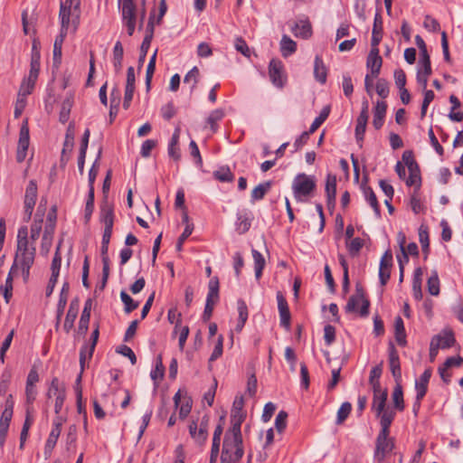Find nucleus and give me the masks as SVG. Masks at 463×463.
Here are the masks:
<instances>
[{"label": "nucleus", "instance_id": "f257e3e1", "mask_svg": "<svg viewBox=\"0 0 463 463\" xmlns=\"http://www.w3.org/2000/svg\"><path fill=\"white\" fill-rule=\"evenodd\" d=\"M244 455L241 433L227 430L224 434L221 458L239 463Z\"/></svg>", "mask_w": 463, "mask_h": 463}, {"label": "nucleus", "instance_id": "f03ea898", "mask_svg": "<svg viewBox=\"0 0 463 463\" xmlns=\"http://www.w3.org/2000/svg\"><path fill=\"white\" fill-rule=\"evenodd\" d=\"M316 180L312 175L304 173L298 174L293 180L292 190L294 197L298 202H302L305 197H308L316 189Z\"/></svg>", "mask_w": 463, "mask_h": 463}, {"label": "nucleus", "instance_id": "7ed1b4c3", "mask_svg": "<svg viewBox=\"0 0 463 463\" xmlns=\"http://www.w3.org/2000/svg\"><path fill=\"white\" fill-rule=\"evenodd\" d=\"M121 14V21L127 33L132 36L137 23V10L134 0H123L121 4H118Z\"/></svg>", "mask_w": 463, "mask_h": 463}, {"label": "nucleus", "instance_id": "20e7f679", "mask_svg": "<svg viewBox=\"0 0 463 463\" xmlns=\"http://www.w3.org/2000/svg\"><path fill=\"white\" fill-rule=\"evenodd\" d=\"M99 221L104 224L101 244L109 246L114 225V208L109 203L107 195H105V199L100 205Z\"/></svg>", "mask_w": 463, "mask_h": 463}, {"label": "nucleus", "instance_id": "39448f33", "mask_svg": "<svg viewBox=\"0 0 463 463\" xmlns=\"http://www.w3.org/2000/svg\"><path fill=\"white\" fill-rule=\"evenodd\" d=\"M209 421V416L203 415L200 422L193 420L188 426L191 438L199 446H203L208 439Z\"/></svg>", "mask_w": 463, "mask_h": 463}, {"label": "nucleus", "instance_id": "423d86ee", "mask_svg": "<svg viewBox=\"0 0 463 463\" xmlns=\"http://www.w3.org/2000/svg\"><path fill=\"white\" fill-rule=\"evenodd\" d=\"M390 431H380L375 441L374 459L382 463L386 455L394 449V440L389 437Z\"/></svg>", "mask_w": 463, "mask_h": 463}, {"label": "nucleus", "instance_id": "0eeeda50", "mask_svg": "<svg viewBox=\"0 0 463 463\" xmlns=\"http://www.w3.org/2000/svg\"><path fill=\"white\" fill-rule=\"evenodd\" d=\"M362 303L360 308V316L367 317L369 314L370 301L365 298L364 291L362 287L356 286L355 294L351 296L345 306V312L351 313L356 310L359 303Z\"/></svg>", "mask_w": 463, "mask_h": 463}, {"label": "nucleus", "instance_id": "6e6552de", "mask_svg": "<svg viewBox=\"0 0 463 463\" xmlns=\"http://www.w3.org/2000/svg\"><path fill=\"white\" fill-rule=\"evenodd\" d=\"M34 247H32V250L30 252L26 251L20 253V258L17 260L16 259L14 260V262L11 268V272L15 271L18 269V266H20L24 279L26 281L30 275V269L34 262Z\"/></svg>", "mask_w": 463, "mask_h": 463}, {"label": "nucleus", "instance_id": "1a4fd4ad", "mask_svg": "<svg viewBox=\"0 0 463 463\" xmlns=\"http://www.w3.org/2000/svg\"><path fill=\"white\" fill-rule=\"evenodd\" d=\"M269 76L274 86L283 88L287 80L284 73V65L281 61L272 59L269 64Z\"/></svg>", "mask_w": 463, "mask_h": 463}, {"label": "nucleus", "instance_id": "9d476101", "mask_svg": "<svg viewBox=\"0 0 463 463\" xmlns=\"http://www.w3.org/2000/svg\"><path fill=\"white\" fill-rule=\"evenodd\" d=\"M37 199V183L30 180L24 194V221L28 222L33 214V208Z\"/></svg>", "mask_w": 463, "mask_h": 463}, {"label": "nucleus", "instance_id": "9b49d317", "mask_svg": "<svg viewBox=\"0 0 463 463\" xmlns=\"http://www.w3.org/2000/svg\"><path fill=\"white\" fill-rule=\"evenodd\" d=\"M369 118V103L367 100H364L362 103V109L360 115L356 119L355 126V138L360 147L363 146L364 134L366 130L367 121Z\"/></svg>", "mask_w": 463, "mask_h": 463}, {"label": "nucleus", "instance_id": "f8f14e48", "mask_svg": "<svg viewBox=\"0 0 463 463\" xmlns=\"http://www.w3.org/2000/svg\"><path fill=\"white\" fill-rule=\"evenodd\" d=\"M99 325L96 326L95 329L93 330L92 334H91V344L90 346L88 345H83L81 348H80V368H81V371H80V373L79 374L78 378H77V383H80L81 381V374H82V372L84 370V367H85V363H86V359H90L92 357V354L94 353V350H95V346L97 345V342H98V339H99Z\"/></svg>", "mask_w": 463, "mask_h": 463}, {"label": "nucleus", "instance_id": "ddd939ff", "mask_svg": "<svg viewBox=\"0 0 463 463\" xmlns=\"http://www.w3.org/2000/svg\"><path fill=\"white\" fill-rule=\"evenodd\" d=\"M30 145V134H29V128L27 124H24L19 132V139L17 144V150H16V161L18 163H22L24 161L26 156L28 147Z\"/></svg>", "mask_w": 463, "mask_h": 463}, {"label": "nucleus", "instance_id": "4468645a", "mask_svg": "<svg viewBox=\"0 0 463 463\" xmlns=\"http://www.w3.org/2000/svg\"><path fill=\"white\" fill-rule=\"evenodd\" d=\"M59 17L61 20V30L68 32L71 18V23L73 24L74 31H76L80 24V18L76 19V15L74 14V9L72 7L66 6L65 5L61 3Z\"/></svg>", "mask_w": 463, "mask_h": 463}, {"label": "nucleus", "instance_id": "2eb2a0df", "mask_svg": "<svg viewBox=\"0 0 463 463\" xmlns=\"http://www.w3.org/2000/svg\"><path fill=\"white\" fill-rule=\"evenodd\" d=\"M52 429L49 434L44 446V454L46 457H50L54 447L56 446L57 440L61 432L62 420L61 418L58 417L53 420Z\"/></svg>", "mask_w": 463, "mask_h": 463}, {"label": "nucleus", "instance_id": "dca6fc26", "mask_svg": "<svg viewBox=\"0 0 463 463\" xmlns=\"http://www.w3.org/2000/svg\"><path fill=\"white\" fill-rule=\"evenodd\" d=\"M392 266V253L391 250H387L383 255L379 267V279L382 286H385L391 276V269Z\"/></svg>", "mask_w": 463, "mask_h": 463}, {"label": "nucleus", "instance_id": "f3484780", "mask_svg": "<svg viewBox=\"0 0 463 463\" xmlns=\"http://www.w3.org/2000/svg\"><path fill=\"white\" fill-rule=\"evenodd\" d=\"M154 27L155 26H154L153 17H150L149 21L147 23V25H146V35H145L143 42L141 43V46H140V54H139V58H138V69H140L145 62L146 53L148 52L151 41L153 39Z\"/></svg>", "mask_w": 463, "mask_h": 463}, {"label": "nucleus", "instance_id": "a211bd4d", "mask_svg": "<svg viewBox=\"0 0 463 463\" xmlns=\"http://www.w3.org/2000/svg\"><path fill=\"white\" fill-rule=\"evenodd\" d=\"M389 366L394 380L399 383L402 378L401 363L399 354L392 342L389 344Z\"/></svg>", "mask_w": 463, "mask_h": 463}, {"label": "nucleus", "instance_id": "6ab92c4d", "mask_svg": "<svg viewBox=\"0 0 463 463\" xmlns=\"http://www.w3.org/2000/svg\"><path fill=\"white\" fill-rule=\"evenodd\" d=\"M175 408H179L180 419H185L192 410V401L179 390L174 396Z\"/></svg>", "mask_w": 463, "mask_h": 463}, {"label": "nucleus", "instance_id": "aec40b11", "mask_svg": "<svg viewBox=\"0 0 463 463\" xmlns=\"http://www.w3.org/2000/svg\"><path fill=\"white\" fill-rule=\"evenodd\" d=\"M291 32L298 38L308 39L312 36V25L307 18L294 23L291 25Z\"/></svg>", "mask_w": 463, "mask_h": 463}, {"label": "nucleus", "instance_id": "412c9836", "mask_svg": "<svg viewBox=\"0 0 463 463\" xmlns=\"http://www.w3.org/2000/svg\"><path fill=\"white\" fill-rule=\"evenodd\" d=\"M278 308L280 317V325L286 328L290 326V312L288 302L281 292L277 293Z\"/></svg>", "mask_w": 463, "mask_h": 463}, {"label": "nucleus", "instance_id": "4be33fe9", "mask_svg": "<svg viewBox=\"0 0 463 463\" xmlns=\"http://www.w3.org/2000/svg\"><path fill=\"white\" fill-rule=\"evenodd\" d=\"M431 374V368H427L420 378L415 381V390L418 400H422L425 397Z\"/></svg>", "mask_w": 463, "mask_h": 463}, {"label": "nucleus", "instance_id": "5701e85b", "mask_svg": "<svg viewBox=\"0 0 463 463\" xmlns=\"http://www.w3.org/2000/svg\"><path fill=\"white\" fill-rule=\"evenodd\" d=\"M383 64V59L379 54V49L371 50L366 61V67L371 71L373 77H378Z\"/></svg>", "mask_w": 463, "mask_h": 463}, {"label": "nucleus", "instance_id": "b1692460", "mask_svg": "<svg viewBox=\"0 0 463 463\" xmlns=\"http://www.w3.org/2000/svg\"><path fill=\"white\" fill-rule=\"evenodd\" d=\"M91 306L92 300L90 298L87 299L85 301L84 307L78 326V334L81 335H85L88 332L90 319Z\"/></svg>", "mask_w": 463, "mask_h": 463}, {"label": "nucleus", "instance_id": "393cba45", "mask_svg": "<svg viewBox=\"0 0 463 463\" xmlns=\"http://www.w3.org/2000/svg\"><path fill=\"white\" fill-rule=\"evenodd\" d=\"M386 111V102L378 100L373 108V125L375 129H380L383 126Z\"/></svg>", "mask_w": 463, "mask_h": 463}, {"label": "nucleus", "instance_id": "a878e982", "mask_svg": "<svg viewBox=\"0 0 463 463\" xmlns=\"http://www.w3.org/2000/svg\"><path fill=\"white\" fill-rule=\"evenodd\" d=\"M326 194L327 198L328 208L335 206L336 194V177L333 175H327L326 183Z\"/></svg>", "mask_w": 463, "mask_h": 463}, {"label": "nucleus", "instance_id": "bb28decb", "mask_svg": "<svg viewBox=\"0 0 463 463\" xmlns=\"http://www.w3.org/2000/svg\"><path fill=\"white\" fill-rule=\"evenodd\" d=\"M395 411L389 407L382 411L379 414H375L376 417L380 419V431H390V427L395 418Z\"/></svg>", "mask_w": 463, "mask_h": 463}, {"label": "nucleus", "instance_id": "cd10ccee", "mask_svg": "<svg viewBox=\"0 0 463 463\" xmlns=\"http://www.w3.org/2000/svg\"><path fill=\"white\" fill-rule=\"evenodd\" d=\"M314 76H315V79L321 84H325L326 82L327 69H326L321 56H319V55H317L315 57Z\"/></svg>", "mask_w": 463, "mask_h": 463}, {"label": "nucleus", "instance_id": "c85d7f7f", "mask_svg": "<svg viewBox=\"0 0 463 463\" xmlns=\"http://www.w3.org/2000/svg\"><path fill=\"white\" fill-rule=\"evenodd\" d=\"M394 335L400 346H405L407 345L404 323L400 316L396 317L394 319Z\"/></svg>", "mask_w": 463, "mask_h": 463}, {"label": "nucleus", "instance_id": "c756f323", "mask_svg": "<svg viewBox=\"0 0 463 463\" xmlns=\"http://www.w3.org/2000/svg\"><path fill=\"white\" fill-rule=\"evenodd\" d=\"M362 189H363L365 200L373 208L376 217L379 218L381 216V209H380V205H379L377 197H376L373 190L372 189V187L366 186V185H363Z\"/></svg>", "mask_w": 463, "mask_h": 463}, {"label": "nucleus", "instance_id": "7c9ffc66", "mask_svg": "<svg viewBox=\"0 0 463 463\" xmlns=\"http://www.w3.org/2000/svg\"><path fill=\"white\" fill-rule=\"evenodd\" d=\"M68 32L61 30L60 34L56 36L53 44V62L56 66L61 61V49Z\"/></svg>", "mask_w": 463, "mask_h": 463}, {"label": "nucleus", "instance_id": "2f4dec72", "mask_svg": "<svg viewBox=\"0 0 463 463\" xmlns=\"http://www.w3.org/2000/svg\"><path fill=\"white\" fill-rule=\"evenodd\" d=\"M436 340L439 348L446 349L454 345L456 339L452 331H446L443 335H436L432 338Z\"/></svg>", "mask_w": 463, "mask_h": 463}, {"label": "nucleus", "instance_id": "473e14b6", "mask_svg": "<svg viewBox=\"0 0 463 463\" xmlns=\"http://www.w3.org/2000/svg\"><path fill=\"white\" fill-rule=\"evenodd\" d=\"M246 418L243 411H232L231 412V427L228 430L241 433V424Z\"/></svg>", "mask_w": 463, "mask_h": 463}, {"label": "nucleus", "instance_id": "72a5a7b5", "mask_svg": "<svg viewBox=\"0 0 463 463\" xmlns=\"http://www.w3.org/2000/svg\"><path fill=\"white\" fill-rule=\"evenodd\" d=\"M69 288H70V286H69V283L68 282H64L63 285H62V288H61V293H60V298H59V301H58V304H57V325H59L60 323V320H61V317L64 312V308L66 307V304H67V300H68V294H69Z\"/></svg>", "mask_w": 463, "mask_h": 463}, {"label": "nucleus", "instance_id": "f704fd0d", "mask_svg": "<svg viewBox=\"0 0 463 463\" xmlns=\"http://www.w3.org/2000/svg\"><path fill=\"white\" fill-rule=\"evenodd\" d=\"M208 289L206 303L215 305L219 301V279L217 277H213L210 279Z\"/></svg>", "mask_w": 463, "mask_h": 463}, {"label": "nucleus", "instance_id": "c9c22d12", "mask_svg": "<svg viewBox=\"0 0 463 463\" xmlns=\"http://www.w3.org/2000/svg\"><path fill=\"white\" fill-rule=\"evenodd\" d=\"M124 56V49L122 43L118 41L113 48V67L115 69L116 73H119L122 70V62Z\"/></svg>", "mask_w": 463, "mask_h": 463}, {"label": "nucleus", "instance_id": "e433bc0d", "mask_svg": "<svg viewBox=\"0 0 463 463\" xmlns=\"http://www.w3.org/2000/svg\"><path fill=\"white\" fill-rule=\"evenodd\" d=\"M237 309L239 313L238 323L236 325V331L240 332L242 330L247 319H248V307L243 299H238Z\"/></svg>", "mask_w": 463, "mask_h": 463}, {"label": "nucleus", "instance_id": "4c0bfd02", "mask_svg": "<svg viewBox=\"0 0 463 463\" xmlns=\"http://www.w3.org/2000/svg\"><path fill=\"white\" fill-rule=\"evenodd\" d=\"M73 106V94L70 93L62 101L59 119L61 123H66L70 118L71 108Z\"/></svg>", "mask_w": 463, "mask_h": 463}, {"label": "nucleus", "instance_id": "58836bf2", "mask_svg": "<svg viewBox=\"0 0 463 463\" xmlns=\"http://www.w3.org/2000/svg\"><path fill=\"white\" fill-rule=\"evenodd\" d=\"M422 269L421 268H417L414 270L413 280H412V290L414 298L417 300L421 299L422 292H421V281H422Z\"/></svg>", "mask_w": 463, "mask_h": 463}, {"label": "nucleus", "instance_id": "ea45409f", "mask_svg": "<svg viewBox=\"0 0 463 463\" xmlns=\"http://www.w3.org/2000/svg\"><path fill=\"white\" fill-rule=\"evenodd\" d=\"M297 50V43L288 35H283L280 42V52L283 57L293 54Z\"/></svg>", "mask_w": 463, "mask_h": 463}, {"label": "nucleus", "instance_id": "a19ab883", "mask_svg": "<svg viewBox=\"0 0 463 463\" xmlns=\"http://www.w3.org/2000/svg\"><path fill=\"white\" fill-rule=\"evenodd\" d=\"M388 397V392L386 389L379 396L374 395L372 402V410L375 414H379L382 411L386 409V402Z\"/></svg>", "mask_w": 463, "mask_h": 463}, {"label": "nucleus", "instance_id": "79ce46f5", "mask_svg": "<svg viewBox=\"0 0 463 463\" xmlns=\"http://www.w3.org/2000/svg\"><path fill=\"white\" fill-rule=\"evenodd\" d=\"M271 187V182L267 181L265 183L258 184L251 192V201L256 202L262 200L266 194Z\"/></svg>", "mask_w": 463, "mask_h": 463}, {"label": "nucleus", "instance_id": "37998d69", "mask_svg": "<svg viewBox=\"0 0 463 463\" xmlns=\"http://www.w3.org/2000/svg\"><path fill=\"white\" fill-rule=\"evenodd\" d=\"M252 258L254 260V269H255V277L257 279H260L262 275V270L265 267V259L262 254L257 250H252Z\"/></svg>", "mask_w": 463, "mask_h": 463}, {"label": "nucleus", "instance_id": "c03bdc74", "mask_svg": "<svg viewBox=\"0 0 463 463\" xmlns=\"http://www.w3.org/2000/svg\"><path fill=\"white\" fill-rule=\"evenodd\" d=\"M392 397L394 408L399 411H402L404 410L403 392L399 383L394 387Z\"/></svg>", "mask_w": 463, "mask_h": 463}, {"label": "nucleus", "instance_id": "a18cd8bd", "mask_svg": "<svg viewBox=\"0 0 463 463\" xmlns=\"http://www.w3.org/2000/svg\"><path fill=\"white\" fill-rule=\"evenodd\" d=\"M63 394H65L63 383H61L57 377L52 378L47 392L48 397L51 398L53 396L56 398Z\"/></svg>", "mask_w": 463, "mask_h": 463}, {"label": "nucleus", "instance_id": "49530a36", "mask_svg": "<svg viewBox=\"0 0 463 463\" xmlns=\"http://www.w3.org/2000/svg\"><path fill=\"white\" fill-rule=\"evenodd\" d=\"M164 375L165 366L163 364L162 356L159 354L156 358V366L150 373V377L156 383H157L159 381L163 380Z\"/></svg>", "mask_w": 463, "mask_h": 463}, {"label": "nucleus", "instance_id": "de8ad7c7", "mask_svg": "<svg viewBox=\"0 0 463 463\" xmlns=\"http://www.w3.org/2000/svg\"><path fill=\"white\" fill-rule=\"evenodd\" d=\"M120 298L124 304V310L127 314L131 313L139 306V303L135 301L125 290L120 292Z\"/></svg>", "mask_w": 463, "mask_h": 463}, {"label": "nucleus", "instance_id": "09e8293b", "mask_svg": "<svg viewBox=\"0 0 463 463\" xmlns=\"http://www.w3.org/2000/svg\"><path fill=\"white\" fill-rule=\"evenodd\" d=\"M427 286L430 295L438 296L439 294V279L436 270H433L430 277L428 279Z\"/></svg>", "mask_w": 463, "mask_h": 463}, {"label": "nucleus", "instance_id": "8fccbe9b", "mask_svg": "<svg viewBox=\"0 0 463 463\" xmlns=\"http://www.w3.org/2000/svg\"><path fill=\"white\" fill-rule=\"evenodd\" d=\"M156 53H157V50H156L155 52L153 53V55L151 56L149 62L147 64V67H146V87L147 90H150L152 78H153V75H154L155 70H156Z\"/></svg>", "mask_w": 463, "mask_h": 463}, {"label": "nucleus", "instance_id": "3c124183", "mask_svg": "<svg viewBox=\"0 0 463 463\" xmlns=\"http://www.w3.org/2000/svg\"><path fill=\"white\" fill-rule=\"evenodd\" d=\"M213 176L220 182H232L234 175L228 166H222L213 172Z\"/></svg>", "mask_w": 463, "mask_h": 463}, {"label": "nucleus", "instance_id": "603ef678", "mask_svg": "<svg viewBox=\"0 0 463 463\" xmlns=\"http://www.w3.org/2000/svg\"><path fill=\"white\" fill-rule=\"evenodd\" d=\"M78 316V308L77 307H71L69 308L64 324H63V330L68 334L74 326L75 319Z\"/></svg>", "mask_w": 463, "mask_h": 463}, {"label": "nucleus", "instance_id": "864d4df0", "mask_svg": "<svg viewBox=\"0 0 463 463\" xmlns=\"http://www.w3.org/2000/svg\"><path fill=\"white\" fill-rule=\"evenodd\" d=\"M408 170H409L410 175L406 180V184L408 186H416L419 188L420 186V182H421L419 165L416 166V168H411L410 166V168H408Z\"/></svg>", "mask_w": 463, "mask_h": 463}, {"label": "nucleus", "instance_id": "5fc2aeb1", "mask_svg": "<svg viewBox=\"0 0 463 463\" xmlns=\"http://www.w3.org/2000/svg\"><path fill=\"white\" fill-rule=\"evenodd\" d=\"M330 113L329 107H325L322 111L320 112L319 116L317 117L314 121L312 122L310 128H309V133H314L328 118Z\"/></svg>", "mask_w": 463, "mask_h": 463}, {"label": "nucleus", "instance_id": "6e6d98bb", "mask_svg": "<svg viewBox=\"0 0 463 463\" xmlns=\"http://www.w3.org/2000/svg\"><path fill=\"white\" fill-rule=\"evenodd\" d=\"M199 69L196 66H194L186 73V75L184 78V83H192L191 92H193L196 88V85L199 80Z\"/></svg>", "mask_w": 463, "mask_h": 463}, {"label": "nucleus", "instance_id": "4d7b16f0", "mask_svg": "<svg viewBox=\"0 0 463 463\" xmlns=\"http://www.w3.org/2000/svg\"><path fill=\"white\" fill-rule=\"evenodd\" d=\"M54 230L55 228H53L52 224H46L43 235L42 248L45 249L47 251L49 250L52 245Z\"/></svg>", "mask_w": 463, "mask_h": 463}, {"label": "nucleus", "instance_id": "13d9d810", "mask_svg": "<svg viewBox=\"0 0 463 463\" xmlns=\"http://www.w3.org/2000/svg\"><path fill=\"white\" fill-rule=\"evenodd\" d=\"M250 220L246 214H240L237 217L236 231L240 234L246 233L250 228Z\"/></svg>", "mask_w": 463, "mask_h": 463}, {"label": "nucleus", "instance_id": "bf43d9fd", "mask_svg": "<svg viewBox=\"0 0 463 463\" xmlns=\"http://www.w3.org/2000/svg\"><path fill=\"white\" fill-rule=\"evenodd\" d=\"M352 411V404L348 402L342 403L337 411L336 424L341 425L348 418Z\"/></svg>", "mask_w": 463, "mask_h": 463}, {"label": "nucleus", "instance_id": "052dcab7", "mask_svg": "<svg viewBox=\"0 0 463 463\" xmlns=\"http://www.w3.org/2000/svg\"><path fill=\"white\" fill-rule=\"evenodd\" d=\"M61 265V256L60 253V245H59L56 249L55 254H54L52 261V265H51L52 275H51V277L58 279L59 274H60Z\"/></svg>", "mask_w": 463, "mask_h": 463}, {"label": "nucleus", "instance_id": "680f3d73", "mask_svg": "<svg viewBox=\"0 0 463 463\" xmlns=\"http://www.w3.org/2000/svg\"><path fill=\"white\" fill-rule=\"evenodd\" d=\"M419 239L421 244L422 251L427 255L430 249V240L428 228L421 225L419 229Z\"/></svg>", "mask_w": 463, "mask_h": 463}, {"label": "nucleus", "instance_id": "e2e57ef3", "mask_svg": "<svg viewBox=\"0 0 463 463\" xmlns=\"http://www.w3.org/2000/svg\"><path fill=\"white\" fill-rule=\"evenodd\" d=\"M167 319L169 323L175 324V333H177V329L181 326L182 315L177 311L175 307L170 308L167 313Z\"/></svg>", "mask_w": 463, "mask_h": 463}, {"label": "nucleus", "instance_id": "0e129e2a", "mask_svg": "<svg viewBox=\"0 0 463 463\" xmlns=\"http://www.w3.org/2000/svg\"><path fill=\"white\" fill-rule=\"evenodd\" d=\"M94 210V191H89L84 210L85 222H89Z\"/></svg>", "mask_w": 463, "mask_h": 463}, {"label": "nucleus", "instance_id": "69168bd1", "mask_svg": "<svg viewBox=\"0 0 463 463\" xmlns=\"http://www.w3.org/2000/svg\"><path fill=\"white\" fill-rule=\"evenodd\" d=\"M224 114L221 109L212 111L207 118V123L210 125L211 129L214 132L217 129V122L223 118Z\"/></svg>", "mask_w": 463, "mask_h": 463}, {"label": "nucleus", "instance_id": "338daca9", "mask_svg": "<svg viewBox=\"0 0 463 463\" xmlns=\"http://www.w3.org/2000/svg\"><path fill=\"white\" fill-rule=\"evenodd\" d=\"M288 412L280 411L275 420V428L279 433H282L287 427Z\"/></svg>", "mask_w": 463, "mask_h": 463}, {"label": "nucleus", "instance_id": "774afa93", "mask_svg": "<svg viewBox=\"0 0 463 463\" xmlns=\"http://www.w3.org/2000/svg\"><path fill=\"white\" fill-rule=\"evenodd\" d=\"M375 90L382 99H386L389 95V83L385 79H379L376 82Z\"/></svg>", "mask_w": 463, "mask_h": 463}]
</instances>
